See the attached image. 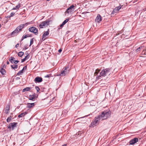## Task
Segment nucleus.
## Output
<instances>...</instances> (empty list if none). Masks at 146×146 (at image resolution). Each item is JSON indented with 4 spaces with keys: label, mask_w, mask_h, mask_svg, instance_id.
Wrapping results in <instances>:
<instances>
[{
    "label": "nucleus",
    "mask_w": 146,
    "mask_h": 146,
    "mask_svg": "<svg viewBox=\"0 0 146 146\" xmlns=\"http://www.w3.org/2000/svg\"><path fill=\"white\" fill-rule=\"evenodd\" d=\"M111 69L109 68H106L102 70L100 73V75L96 77L97 79H100V78L101 76H105L108 75H109L110 74Z\"/></svg>",
    "instance_id": "1"
},
{
    "label": "nucleus",
    "mask_w": 146,
    "mask_h": 146,
    "mask_svg": "<svg viewBox=\"0 0 146 146\" xmlns=\"http://www.w3.org/2000/svg\"><path fill=\"white\" fill-rule=\"evenodd\" d=\"M111 112L110 111H105L102 112L100 115L102 118V120H105L109 118L111 115Z\"/></svg>",
    "instance_id": "2"
},
{
    "label": "nucleus",
    "mask_w": 146,
    "mask_h": 146,
    "mask_svg": "<svg viewBox=\"0 0 146 146\" xmlns=\"http://www.w3.org/2000/svg\"><path fill=\"white\" fill-rule=\"evenodd\" d=\"M70 69L68 67H65L61 71L59 76H64L68 74L70 72Z\"/></svg>",
    "instance_id": "3"
},
{
    "label": "nucleus",
    "mask_w": 146,
    "mask_h": 146,
    "mask_svg": "<svg viewBox=\"0 0 146 146\" xmlns=\"http://www.w3.org/2000/svg\"><path fill=\"white\" fill-rule=\"evenodd\" d=\"M101 120H102V118L100 115L95 117L94 118V121L90 125L93 127L96 125L99 124V121Z\"/></svg>",
    "instance_id": "4"
},
{
    "label": "nucleus",
    "mask_w": 146,
    "mask_h": 146,
    "mask_svg": "<svg viewBox=\"0 0 146 146\" xmlns=\"http://www.w3.org/2000/svg\"><path fill=\"white\" fill-rule=\"evenodd\" d=\"M50 22V21L48 20H47L45 21H43L39 25V27L40 28H44V27H45L49 25Z\"/></svg>",
    "instance_id": "5"
},
{
    "label": "nucleus",
    "mask_w": 146,
    "mask_h": 146,
    "mask_svg": "<svg viewBox=\"0 0 146 146\" xmlns=\"http://www.w3.org/2000/svg\"><path fill=\"white\" fill-rule=\"evenodd\" d=\"M29 30L30 32L34 33L36 35L38 34V29L35 27H32L29 29Z\"/></svg>",
    "instance_id": "6"
},
{
    "label": "nucleus",
    "mask_w": 146,
    "mask_h": 146,
    "mask_svg": "<svg viewBox=\"0 0 146 146\" xmlns=\"http://www.w3.org/2000/svg\"><path fill=\"white\" fill-rule=\"evenodd\" d=\"M74 5H72L67 9L66 12L68 13H71L74 10Z\"/></svg>",
    "instance_id": "7"
},
{
    "label": "nucleus",
    "mask_w": 146,
    "mask_h": 146,
    "mask_svg": "<svg viewBox=\"0 0 146 146\" xmlns=\"http://www.w3.org/2000/svg\"><path fill=\"white\" fill-rule=\"evenodd\" d=\"M29 24L28 23H27L25 24H21V25L19 26H18L16 29L19 32L20 31H21L22 29L24 27V26L25 25H27Z\"/></svg>",
    "instance_id": "8"
},
{
    "label": "nucleus",
    "mask_w": 146,
    "mask_h": 146,
    "mask_svg": "<svg viewBox=\"0 0 146 146\" xmlns=\"http://www.w3.org/2000/svg\"><path fill=\"white\" fill-rule=\"evenodd\" d=\"M29 24L28 23H27L25 24H21V25L19 26H18L16 29L19 32L20 31H21L22 29L24 27V26L25 25H27Z\"/></svg>",
    "instance_id": "9"
},
{
    "label": "nucleus",
    "mask_w": 146,
    "mask_h": 146,
    "mask_svg": "<svg viewBox=\"0 0 146 146\" xmlns=\"http://www.w3.org/2000/svg\"><path fill=\"white\" fill-rule=\"evenodd\" d=\"M138 141V139L137 138H135L129 141V144L132 145H134Z\"/></svg>",
    "instance_id": "10"
},
{
    "label": "nucleus",
    "mask_w": 146,
    "mask_h": 146,
    "mask_svg": "<svg viewBox=\"0 0 146 146\" xmlns=\"http://www.w3.org/2000/svg\"><path fill=\"white\" fill-rule=\"evenodd\" d=\"M121 8V6L119 5L118 7H116L115 9H114L113 10L112 13L114 14L116 13H117L118 12V11Z\"/></svg>",
    "instance_id": "11"
},
{
    "label": "nucleus",
    "mask_w": 146,
    "mask_h": 146,
    "mask_svg": "<svg viewBox=\"0 0 146 146\" xmlns=\"http://www.w3.org/2000/svg\"><path fill=\"white\" fill-rule=\"evenodd\" d=\"M42 81V78L41 77H37L35 78L34 81L35 83H40Z\"/></svg>",
    "instance_id": "12"
},
{
    "label": "nucleus",
    "mask_w": 146,
    "mask_h": 146,
    "mask_svg": "<svg viewBox=\"0 0 146 146\" xmlns=\"http://www.w3.org/2000/svg\"><path fill=\"white\" fill-rule=\"evenodd\" d=\"M102 21L101 17L100 15H98L96 17L95 21L98 23H100Z\"/></svg>",
    "instance_id": "13"
},
{
    "label": "nucleus",
    "mask_w": 146,
    "mask_h": 146,
    "mask_svg": "<svg viewBox=\"0 0 146 146\" xmlns=\"http://www.w3.org/2000/svg\"><path fill=\"white\" fill-rule=\"evenodd\" d=\"M19 32L18 31L15 29V30L11 33V35L12 36L17 35Z\"/></svg>",
    "instance_id": "14"
},
{
    "label": "nucleus",
    "mask_w": 146,
    "mask_h": 146,
    "mask_svg": "<svg viewBox=\"0 0 146 146\" xmlns=\"http://www.w3.org/2000/svg\"><path fill=\"white\" fill-rule=\"evenodd\" d=\"M35 98V94L29 95V99L30 100H34Z\"/></svg>",
    "instance_id": "15"
},
{
    "label": "nucleus",
    "mask_w": 146,
    "mask_h": 146,
    "mask_svg": "<svg viewBox=\"0 0 146 146\" xmlns=\"http://www.w3.org/2000/svg\"><path fill=\"white\" fill-rule=\"evenodd\" d=\"M9 108L10 107L9 105H7L5 109V111L6 113H8L9 111Z\"/></svg>",
    "instance_id": "16"
},
{
    "label": "nucleus",
    "mask_w": 146,
    "mask_h": 146,
    "mask_svg": "<svg viewBox=\"0 0 146 146\" xmlns=\"http://www.w3.org/2000/svg\"><path fill=\"white\" fill-rule=\"evenodd\" d=\"M27 113L26 112H25L23 113H21L18 115V117H21L24 116L25 115L27 114Z\"/></svg>",
    "instance_id": "17"
},
{
    "label": "nucleus",
    "mask_w": 146,
    "mask_h": 146,
    "mask_svg": "<svg viewBox=\"0 0 146 146\" xmlns=\"http://www.w3.org/2000/svg\"><path fill=\"white\" fill-rule=\"evenodd\" d=\"M49 29H48V31L46 32H45L43 35V38L45 37L46 36H47L49 34Z\"/></svg>",
    "instance_id": "18"
},
{
    "label": "nucleus",
    "mask_w": 146,
    "mask_h": 146,
    "mask_svg": "<svg viewBox=\"0 0 146 146\" xmlns=\"http://www.w3.org/2000/svg\"><path fill=\"white\" fill-rule=\"evenodd\" d=\"M35 106L34 103H28L27 106L29 108H31Z\"/></svg>",
    "instance_id": "19"
},
{
    "label": "nucleus",
    "mask_w": 146,
    "mask_h": 146,
    "mask_svg": "<svg viewBox=\"0 0 146 146\" xmlns=\"http://www.w3.org/2000/svg\"><path fill=\"white\" fill-rule=\"evenodd\" d=\"M0 72L1 73V74H4L6 73V71H5V70L2 68L0 70Z\"/></svg>",
    "instance_id": "20"
},
{
    "label": "nucleus",
    "mask_w": 146,
    "mask_h": 146,
    "mask_svg": "<svg viewBox=\"0 0 146 146\" xmlns=\"http://www.w3.org/2000/svg\"><path fill=\"white\" fill-rule=\"evenodd\" d=\"M31 88L30 87H27V88L23 89V92H25V91H29L31 90Z\"/></svg>",
    "instance_id": "21"
},
{
    "label": "nucleus",
    "mask_w": 146,
    "mask_h": 146,
    "mask_svg": "<svg viewBox=\"0 0 146 146\" xmlns=\"http://www.w3.org/2000/svg\"><path fill=\"white\" fill-rule=\"evenodd\" d=\"M11 68L14 70H15L18 68V65L15 64L13 65H11Z\"/></svg>",
    "instance_id": "22"
},
{
    "label": "nucleus",
    "mask_w": 146,
    "mask_h": 146,
    "mask_svg": "<svg viewBox=\"0 0 146 146\" xmlns=\"http://www.w3.org/2000/svg\"><path fill=\"white\" fill-rule=\"evenodd\" d=\"M20 7V4H18L16 6L14 7L13 10H16L17 9H18Z\"/></svg>",
    "instance_id": "23"
},
{
    "label": "nucleus",
    "mask_w": 146,
    "mask_h": 146,
    "mask_svg": "<svg viewBox=\"0 0 146 146\" xmlns=\"http://www.w3.org/2000/svg\"><path fill=\"white\" fill-rule=\"evenodd\" d=\"M24 53L22 52H20L18 53V55L19 56L22 57L24 55Z\"/></svg>",
    "instance_id": "24"
},
{
    "label": "nucleus",
    "mask_w": 146,
    "mask_h": 146,
    "mask_svg": "<svg viewBox=\"0 0 146 146\" xmlns=\"http://www.w3.org/2000/svg\"><path fill=\"white\" fill-rule=\"evenodd\" d=\"M100 72V70L98 69H96V71L94 73V75L95 76H96V75H97V74H98V73L99 72Z\"/></svg>",
    "instance_id": "25"
},
{
    "label": "nucleus",
    "mask_w": 146,
    "mask_h": 146,
    "mask_svg": "<svg viewBox=\"0 0 146 146\" xmlns=\"http://www.w3.org/2000/svg\"><path fill=\"white\" fill-rule=\"evenodd\" d=\"M11 125H12V127H13V128L16 127L17 125V123H11Z\"/></svg>",
    "instance_id": "26"
},
{
    "label": "nucleus",
    "mask_w": 146,
    "mask_h": 146,
    "mask_svg": "<svg viewBox=\"0 0 146 146\" xmlns=\"http://www.w3.org/2000/svg\"><path fill=\"white\" fill-rule=\"evenodd\" d=\"M23 71L22 70L20 71L17 74L18 75H20L22 74L23 73Z\"/></svg>",
    "instance_id": "27"
},
{
    "label": "nucleus",
    "mask_w": 146,
    "mask_h": 146,
    "mask_svg": "<svg viewBox=\"0 0 146 146\" xmlns=\"http://www.w3.org/2000/svg\"><path fill=\"white\" fill-rule=\"evenodd\" d=\"M69 20V19H66L65 21H64L63 22V23L65 25V24L67 23Z\"/></svg>",
    "instance_id": "28"
},
{
    "label": "nucleus",
    "mask_w": 146,
    "mask_h": 146,
    "mask_svg": "<svg viewBox=\"0 0 146 146\" xmlns=\"http://www.w3.org/2000/svg\"><path fill=\"white\" fill-rule=\"evenodd\" d=\"M143 47V46H141L138 48L136 50V52H137L140 50Z\"/></svg>",
    "instance_id": "29"
},
{
    "label": "nucleus",
    "mask_w": 146,
    "mask_h": 146,
    "mask_svg": "<svg viewBox=\"0 0 146 146\" xmlns=\"http://www.w3.org/2000/svg\"><path fill=\"white\" fill-rule=\"evenodd\" d=\"M33 38L31 39L30 40V43L29 46H30L32 44H33Z\"/></svg>",
    "instance_id": "30"
},
{
    "label": "nucleus",
    "mask_w": 146,
    "mask_h": 146,
    "mask_svg": "<svg viewBox=\"0 0 146 146\" xmlns=\"http://www.w3.org/2000/svg\"><path fill=\"white\" fill-rule=\"evenodd\" d=\"M11 120V117H9L7 118V122H9Z\"/></svg>",
    "instance_id": "31"
},
{
    "label": "nucleus",
    "mask_w": 146,
    "mask_h": 146,
    "mask_svg": "<svg viewBox=\"0 0 146 146\" xmlns=\"http://www.w3.org/2000/svg\"><path fill=\"white\" fill-rule=\"evenodd\" d=\"M8 128H9L10 129H11V128H12V129H13L12 125H11V123L9 125V126L8 127Z\"/></svg>",
    "instance_id": "32"
},
{
    "label": "nucleus",
    "mask_w": 146,
    "mask_h": 146,
    "mask_svg": "<svg viewBox=\"0 0 146 146\" xmlns=\"http://www.w3.org/2000/svg\"><path fill=\"white\" fill-rule=\"evenodd\" d=\"M35 88L37 92H38L39 91V90H40V88L38 86H36L35 87Z\"/></svg>",
    "instance_id": "33"
},
{
    "label": "nucleus",
    "mask_w": 146,
    "mask_h": 146,
    "mask_svg": "<svg viewBox=\"0 0 146 146\" xmlns=\"http://www.w3.org/2000/svg\"><path fill=\"white\" fill-rule=\"evenodd\" d=\"M27 37V35H24L23 36L22 38V40H23V39L26 38Z\"/></svg>",
    "instance_id": "34"
},
{
    "label": "nucleus",
    "mask_w": 146,
    "mask_h": 146,
    "mask_svg": "<svg viewBox=\"0 0 146 146\" xmlns=\"http://www.w3.org/2000/svg\"><path fill=\"white\" fill-rule=\"evenodd\" d=\"M13 62L14 63L16 64H17L18 62H19V61L18 60H14L13 61Z\"/></svg>",
    "instance_id": "35"
},
{
    "label": "nucleus",
    "mask_w": 146,
    "mask_h": 146,
    "mask_svg": "<svg viewBox=\"0 0 146 146\" xmlns=\"http://www.w3.org/2000/svg\"><path fill=\"white\" fill-rule=\"evenodd\" d=\"M15 14V13H14L12 12L11 13L10 16L11 17H12Z\"/></svg>",
    "instance_id": "36"
},
{
    "label": "nucleus",
    "mask_w": 146,
    "mask_h": 146,
    "mask_svg": "<svg viewBox=\"0 0 146 146\" xmlns=\"http://www.w3.org/2000/svg\"><path fill=\"white\" fill-rule=\"evenodd\" d=\"M26 60L25 59V58H24L21 59V62H24V61H25Z\"/></svg>",
    "instance_id": "37"
},
{
    "label": "nucleus",
    "mask_w": 146,
    "mask_h": 146,
    "mask_svg": "<svg viewBox=\"0 0 146 146\" xmlns=\"http://www.w3.org/2000/svg\"><path fill=\"white\" fill-rule=\"evenodd\" d=\"M27 69V66H25L23 67V69L22 70L23 71V70H26Z\"/></svg>",
    "instance_id": "38"
},
{
    "label": "nucleus",
    "mask_w": 146,
    "mask_h": 146,
    "mask_svg": "<svg viewBox=\"0 0 146 146\" xmlns=\"http://www.w3.org/2000/svg\"><path fill=\"white\" fill-rule=\"evenodd\" d=\"M9 60L10 62H12V61L13 60L12 58H11L9 59Z\"/></svg>",
    "instance_id": "39"
},
{
    "label": "nucleus",
    "mask_w": 146,
    "mask_h": 146,
    "mask_svg": "<svg viewBox=\"0 0 146 146\" xmlns=\"http://www.w3.org/2000/svg\"><path fill=\"white\" fill-rule=\"evenodd\" d=\"M64 25L62 23L60 25V27L62 28Z\"/></svg>",
    "instance_id": "40"
},
{
    "label": "nucleus",
    "mask_w": 146,
    "mask_h": 146,
    "mask_svg": "<svg viewBox=\"0 0 146 146\" xmlns=\"http://www.w3.org/2000/svg\"><path fill=\"white\" fill-rule=\"evenodd\" d=\"M24 58H25V59L26 60L29 58L28 55L26 56Z\"/></svg>",
    "instance_id": "41"
},
{
    "label": "nucleus",
    "mask_w": 146,
    "mask_h": 146,
    "mask_svg": "<svg viewBox=\"0 0 146 146\" xmlns=\"http://www.w3.org/2000/svg\"><path fill=\"white\" fill-rule=\"evenodd\" d=\"M19 46V44H17L16 45H15V47L16 48H17V47H18Z\"/></svg>",
    "instance_id": "42"
},
{
    "label": "nucleus",
    "mask_w": 146,
    "mask_h": 146,
    "mask_svg": "<svg viewBox=\"0 0 146 146\" xmlns=\"http://www.w3.org/2000/svg\"><path fill=\"white\" fill-rule=\"evenodd\" d=\"M62 51V50H61V49H60L59 50H58V52H60Z\"/></svg>",
    "instance_id": "43"
},
{
    "label": "nucleus",
    "mask_w": 146,
    "mask_h": 146,
    "mask_svg": "<svg viewBox=\"0 0 146 146\" xmlns=\"http://www.w3.org/2000/svg\"><path fill=\"white\" fill-rule=\"evenodd\" d=\"M10 17H11V16L10 15V16H7V18H9Z\"/></svg>",
    "instance_id": "44"
},
{
    "label": "nucleus",
    "mask_w": 146,
    "mask_h": 146,
    "mask_svg": "<svg viewBox=\"0 0 146 146\" xmlns=\"http://www.w3.org/2000/svg\"><path fill=\"white\" fill-rule=\"evenodd\" d=\"M7 64H9V62L8 61H7Z\"/></svg>",
    "instance_id": "45"
},
{
    "label": "nucleus",
    "mask_w": 146,
    "mask_h": 146,
    "mask_svg": "<svg viewBox=\"0 0 146 146\" xmlns=\"http://www.w3.org/2000/svg\"><path fill=\"white\" fill-rule=\"evenodd\" d=\"M11 58H12L13 59V60L14 59H15V58L13 57H11Z\"/></svg>",
    "instance_id": "46"
},
{
    "label": "nucleus",
    "mask_w": 146,
    "mask_h": 146,
    "mask_svg": "<svg viewBox=\"0 0 146 146\" xmlns=\"http://www.w3.org/2000/svg\"><path fill=\"white\" fill-rule=\"evenodd\" d=\"M62 146H66V145L64 144V145H62Z\"/></svg>",
    "instance_id": "47"
},
{
    "label": "nucleus",
    "mask_w": 146,
    "mask_h": 146,
    "mask_svg": "<svg viewBox=\"0 0 146 146\" xmlns=\"http://www.w3.org/2000/svg\"><path fill=\"white\" fill-rule=\"evenodd\" d=\"M46 77H48V75L46 76Z\"/></svg>",
    "instance_id": "48"
},
{
    "label": "nucleus",
    "mask_w": 146,
    "mask_h": 146,
    "mask_svg": "<svg viewBox=\"0 0 146 146\" xmlns=\"http://www.w3.org/2000/svg\"><path fill=\"white\" fill-rule=\"evenodd\" d=\"M1 27V25L0 24V28Z\"/></svg>",
    "instance_id": "49"
},
{
    "label": "nucleus",
    "mask_w": 146,
    "mask_h": 146,
    "mask_svg": "<svg viewBox=\"0 0 146 146\" xmlns=\"http://www.w3.org/2000/svg\"><path fill=\"white\" fill-rule=\"evenodd\" d=\"M81 117L80 118H83V117Z\"/></svg>",
    "instance_id": "50"
},
{
    "label": "nucleus",
    "mask_w": 146,
    "mask_h": 146,
    "mask_svg": "<svg viewBox=\"0 0 146 146\" xmlns=\"http://www.w3.org/2000/svg\"><path fill=\"white\" fill-rule=\"evenodd\" d=\"M143 54H145V53H144Z\"/></svg>",
    "instance_id": "51"
},
{
    "label": "nucleus",
    "mask_w": 146,
    "mask_h": 146,
    "mask_svg": "<svg viewBox=\"0 0 146 146\" xmlns=\"http://www.w3.org/2000/svg\"><path fill=\"white\" fill-rule=\"evenodd\" d=\"M88 116V115H86V116L85 117H87V116Z\"/></svg>",
    "instance_id": "52"
}]
</instances>
